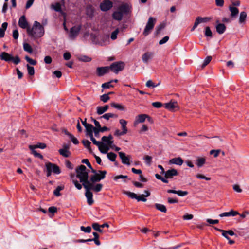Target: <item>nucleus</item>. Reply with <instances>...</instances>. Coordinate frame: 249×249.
Masks as SVG:
<instances>
[{
    "instance_id": "55",
    "label": "nucleus",
    "mask_w": 249,
    "mask_h": 249,
    "mask_svg": "<svg viewBox=\"0 0 249 249\" xmlns=\"http://www.w3.org/2000/svg\"><path fill=\"white\" fill-rule=\"evenodd\" d=\"M152 157L147 155L144 157L143 160L146 164L150 165L152 162Z\"/></svg>"
},
{
    "instance_id": "30",
    "label": "nucleus",
    "mask_w": 249,
    "mask_h": 249,
    "mask_svg": "<svg viewBox=\"0 0 249 249\" xmlns=\"http://www.w3.org/2000/svg\"><path fill=\"white\" fill-rule=\"evenodd\" d=\"M206 162V159L204 157H198L196 160V164L198 167H202Z\"/></svg>"
},
{
    "instance_id": "37",
    "label": "nucleus",
    "mask_w": 249,
    "mask_h": 249,
    "mask_svg": "<svg viewBox=\"0 0 249 249\" xmlns=\"http://www.w3.org/2000/svg\"><path fill=\"white\" fill-rule=\"evenodd\" d=\"M111 106L115 108H116L119 110L124 111L125 110V107L124 106L115 103H111Z\"/></svg>"
},
{
    "instance_id": "56",
    "label": "nucleus",
    "mask_w": 249,
    "mask_h": 249,
    "mask_svg": "<svg viewBox=\"0 0 249 249\" xmlns=\"http://www.w3.org/2000/svg\"><path fill=\"white\" fill-rule=\"evenodd\" d=\"M80 229L82 231H84L86 233H90L91 231V228L90 226H87L86 227L84 226H81Z\"/></svg>"
},
{
    "instance_id": "27",
    "label": "nucleus",
    "mask_w": 249,
    "mask_h": 249,
    "mask_svg": "<svg viewBox=\"0 0 249 249\" xmlns=\"http://www.w3.org/2000/svg\"><path fill=\"white\" fill-rule=\"evenodd\" d=\"M216 32L219 34H222L224 33L226 30V27L225 24L223 23H218L216 25Z\"/></svg>"
},
{
    "instance_id": "43",
    "label": "nucleus",
    "mask_w": 249,
    "mask_h": 249,
    "mask_svg": "<svg viewBox=\"0 0 249 249\" xmlns=\"http://www.w3.org/2000/svg\"><path fill=\"white\" fill-rule=\"evenodd\" d=\"M64 189V187L58 186L56 187V188L53 191V194L56 196H59L61 195L60 193V191Z\"/></svg>"
},
{
    "instance_id": "64",
    "label": "nucleus",
    "mask_w": 249,
    "mask_h": 249,
    "mask_svg": "<svg viewBox=\"0 0 249 249\" xmlns=\"http://www.w3.org/2000/svg\"><path fill=\"white\" fill-rule=\"evenodd\" d=\"M63 58L65 60H69L71 58V53L69 52H65L63 54Z\"/></svg>"
},
{
    "instance_id": "18",
    "label": "nucleus",
    "mask_w": 249,
    "mask_h": 249,
    "mask_svg": "<svg viewBox=\"0 0 249 249\" xmlns=\"http://www.w3.org/2000/svg\"><path fill=\"white\" fill-rule=\"evenodd\" d=\"M178 172L176 169H171L164 173V177L166 178H172L174 176H177Z\"/></svg>"
},
{
    "instance_id": "47",
    "label": "nucleus",
    "mask_w": 249,
    "mask_h": 249,
    "mask_svg": "<svg viewBox=\"0 0 249 249\" xmlns=\"http://www.w3.org/2000/svg\"><path fill=\"white\" fill-rule=\"evenodd\" d=\"M92 227L95 230H96L100 232H103V230L101 229V226L99 225L98 223H93L92 225Z\"/></svg>"
},
{
    "instance_id": "11",
    "label": "nucleus",
    "mask_w": 249,
    "mask_h": 249,
    "mask_svg": "<svg viewBox=\"0 0 249 249\" xmlns=\"http://www.w3.org/2000/svg\"><path fill=\"white\" fill-rule=\"evenodd\" d=\"M83 187L86 190L85 196L87 199V203L89 205H91L94 202V200L93 199V194L87 185H85V184H84Z\"/></svg>"
},
{
    "instance_id": "41",
    "label": "nucleus",
    "mask_w": 249,
    "mask_h": 249,
    "mask_svg": "<svg viewBox=\"0 0 249 249\" xmlns=\"http://www.w3.org/2000/svg\"><path fill=\"white\" fill-rule=\"evenodd\" d=\"M23 49L24 51L30 53H33V49L31 46L27 43H25L23 44Z\"/></svg>"
},
{
    "instance_id": "9",
    "label": "nucleus",
    "mask_w": 249,
    "mask_h": 249,
    "mask_svg": "<svg viewBox=\"0 0 249 249\" xmlns=\"http://www.w3.org/2000/svg\"><path fill=\"white\" fill-rule=\"evenodd\" d=\"M81 29V25L74 26L71 28L69 35V38L72 40L74 39L78 35Z\"/></svg>"
},
{
    "instance_id": "53",
    "label": "nucleus",
    "mask_w": 249,
    "mask_h": 249,
    "mask_svg": "<svg viewBox=\"0 0 249 249\" xmlns=\"http://www.w3.org/2000/svg\"><path fill=\"white\" fill-rule=\"evenodd\" d=\"M212 57L211 56H207L205 60H204L203 63L202 64V68L206 66L212 60Z\"/></svg>"
},
{
    "instance_id": "20",
    "label": "nucleus",
    "mask_w": 249,
    "mask_h": 249,
    "mask_svg": "<svg viewBox=\"0 0 249 249\" xmlns=\"http://www.w3.org/2000/svg\"><path fill=\"white\" fill-rule=\"evenodd\" d=\"M148 118L149 120L150 118L146 114H140L136 116L134 122V124H137L139 123H143L145 121L146 118Z\"/></svg>"
},
{
    "instance_id": "44",
    "label": "nucleus",
    "mask_w": 249,
    "mask_h": 249,
    "mask_svg": "<svg viewBox=\"0 0 249 249\" xmlns=\"http://www.w3.org/2000/svg\"><path fill=\"white\" fill-rule=\"evenodd\" d=\"M79 61L83 62H90L91 60V58L86 55H81L78 57Z\"/></svg>"
},
{
    "instance_id": "16",
    "label": "nucleus",
    "mask_w": 249,
    "mask_h": 249,
    "mask_svg": "<svg viewBox=\"0 0 249 249\" xmlns=\"http://www.w3.org/2000/svg\"><path fill=\"white\" fill-rule=\"evenodd\" d=\"M63 148L59 150V154L64 157H69L71 154V152L69 150L70 148L69 145L67 144H64Z\"/></svg>"
},
{
    "instance_id": "14",
    "label": "nucleus",
    "mask_w": 249,
    "mask_h": 249,
    "mask_svg": "<svg viewBox=\"0 0 249 249\" xmlns=\"http://www.w3.org/2000/svg\"><path fill=\"white\" fill-rule=\"evenodd\" d=\"M85 185H87L90 190H92L96 192H100L103 187V185L102 184L99 183L94 185L90 181L87 182V184H85Z\"/></svg>"
},
{
    "instance_id": "21",
    "label": "nucleus",
    "mask_w": 249,
    "mask_h": 249,
    "mask_svg": "<svg viewBox=\"0 0 249 249\" xmlns=\"http://www.w3.org/2000/svg\"><path fill=\"white\" fill-rule=\"evenodd\" d=\"M165 107L170 111H175L178 108V103L177 102H170L165 104Z\"/></svg>"
},
{
    "instance_id": "49",
    "label": "nucleus",
    "mask_w": 249,
    "mask_h": 249,
    "mask_svg": "<svg viewBox=\"0 0 249 249\" xmlns=\"http://www.w3.org/2000/svg\"><path fill=\"white\" fill-rule=\"evenodd\" d=\"M30 150L32 151V153L34 155L35 157H37L40 159H43V156L41 154L38 153L36 151L35 149Z\"/></svg>"
},
{
    "instance_id": "31",
    "label": "nucleus",
    "mask_w": 249,
    "mask_h": 249,
    "mask_svg": "<svg viewBox=\"0 0 249 249\" xmlns=\"http://www.w3.org/2000/svg\"><path fill=\"white\" fill-rule=\"evenodd\" d=\"M46 145L44 143H38L35 145H30L29 148L30 149H33L36 148H40L43 149L45 148Z\"/></svg>"
},
{
    "instance_id": "34",
    "label": "nucleus",
    "mask_w": 249,
    "mask_h": 249,
    "mask_svg": "<svg viewBox=\"0 0 249 249\" xmlns=\"http://www.w3.org/2000/svg\"><path fill=\"white\" fill-rule=\"evenodd\" d=\"M247 18V13L246 12L243 11L240 14L239 22L240 24H245V21Z\"/></svg>"
},
{
    "instance_id": "63",
    "label": "nucleus",
    "mask_w": 249,
    "mask_h": 249,
    "mask_svg": "<svg viewBox=\"0 0 249 249\" xmlns=\"http://www.w3.org/2000/svg\"><path fill=\"white\" fill-rule=\"evenodd\" d=\"M146 86L148 88H154L156 87L157 85H155V84L151 80H149L147 81Z\"/></svg>"
},
{
    "instance_id": "25",
    "label": "nucleus",
    "mask_w": 249,
    "mask_h": 249,
    "mask_svg": "<svg viewBox=\"0 0 249 249\" xmlns=\"http://www.w3.org/2000/svg\"><path fill=\"white\" fill-rule=\"evenodd\" d=\"M167 193H173L177 194L178 196H184L187 195L188 194L187 191H183L181 190L176 191L172 189H169L167 190Z\"/></svg>"
},
{
    "instance_id": "3",
    "label": "nucleus",
    "mask_w": 249,
    "mask_h": 249,
    "mask_svg": "<svg viewBox=\"0 0 249 249\" xmlns=\"http://www.w3.org/2000/svg\"><path fill=\"white\" fill-rule=\"evenodd\" d=\"M76 177L79 179L80 181L84 184H87L88 180L89 170L85 165H81L76 169Z\"/></svg>"
},
{
    "instance_id": "29",
    "label": "nucleus",
    "mask_w": 249,
    "mask_h": 249,
    "mask_svg": "<svg viewBox=\"0 0 249 249\" xmlns=\"http://www.w3.org/2000/svg\"><path fill=\"white\" fill-rule=\"evenodd\" d=\"M109 108L108 105H105L104 106H98L97 107V113L98 115H101L104 112H106Z\"/></svg>"
},
{
    "instance_id": "38",
    "label": "nucleus",
    "mask_w": 249,
    "mask_h": 249,
    "mask_svg": "<svg viewBox=\"0 0 249 249\" xmlns=\"http://www.w3.org/2000/svg\"><path fill=\"white\" fill-rule=\"evenodd\" d=\"M229 10L231 12V16L232 17L236 16L239 13L238 9L233 6H229Z\"/></svg>"
},
{
    "instance_id": "5",
    "label": "nucleus",
    "mask_w": 249,
    "mask_h": 249,
    "mask_svg": "<svg viewBox=\"0 0 249 249\" xmlns=\"http://www.w3.org/2000/svg\"><path fill=\"white\" fill-rule=\"evenodd\" d=\"M125 66V64L122 61L115 62L109 66V70L116 74L123 71Z\"/></svg>"
},
{
    "instance_id": "48",
    "label": "nucleus",
    "mask_w": 249,
    "mask_h": 249,
    "mask_svg": "<svg viewBox=\"0 0 249 249\" xmlns=\"http://www.w3.org/2000/svg\"><path fill=\"white\" fill-rule=\"evenodd\" d=\"M28 73L30 75H33L35 73V70L33 67L30 66L29 64L26 65Z\"/></svg>"
},
{
    "instance_id": "26",
    "label": "nucleus",
    "mask_w": 249,
    "mask_h": 249,
    "mask_svg": "<svg viewBox=\"0 0 249 249\" xmlns=\"http://www.w3.org/2000/svg\"><path fill=\"white\" fill-rule=\"evenodd\" d=\"M113 137L111 135H109L108 136H103L102 138V141L103 143H106L108 145L110 146L113 142V141L112 140Z\"/></svg>"
},
{
    "instance_id": "36",
    "label": "nucleus",
    "mask_w": 249,
    "mask_h": 249,
    "mask_svg": "<svg viewBox=\"0 0 249 249\" xmlns=\"http://www.w3.org/2000/svg\"><path fill=\"white\" fill-rule=\"evenodd\" d=\"M155 207L158 210L162 213H166L167 212V209L166 207L163 204L156 203L155 204Z\"/></svg>"
},
{
    "instance_id": "4",
    "label": "nucleus",
    "mask_w": 249,
    "mask_h": 249,
    "mask_svg": "<svg viewBox=\"0 0 249 249\" xmlns=\"http://www.w3.org/2000/svg\"><path fill=\"white\" fill-rule=\"evenodd\" d=\"M0 59L6 62L12 61L15 65H17L20 62V59L18 56L13 57L12 55L6 52H2L0 54Z\"/></svg>"
},
{
    "instance_id": "52",
    "label": "nucleus",
    "mask_w": 249,
    "mask_h": 249,
    "mask_svg": "<svg viewBox=\"0 0 249 249\" xmlns=\"http://www.w3.org/2000/svg\"><path fill=\"white\" fill-rule=\"evenodd\" d=\"M113 81H110L108 82L104 83L102 85V87L104 89H109L111 87H113V86L111 84Z\"/></svg>"
},
{
    "instance_id": "7",
    "label": "nucleus",
    "mask_w": 249,
    "mask_h": 249,
    "mask_svg": "<svg viewBox=\"0 0 249 249\" xmlns=\"http://www.w3.org/2000/svg\"><path fill=\"white\" fill-rule=\"evenodd\" d=\"M98 172L99 174H94L90 176V179L89 181H90L92 183L94 184L95 182H99L101 180L104 179L105 178L107 172L106 171L99 170Z\"/></svg>"
},
{
    "instance_id": "10",
    "label": "nucleus",
    "mask_w": 249,
    "mask_h": 249,
    "mask_svg": "<svg viewBox=\"0 0 249 249\" xmlns=\"http://www.w3.org/2000/svg\"><path fill=\"white\" fill-rule=\"evenodd\" d=\"M120 158L121 160L122 163L123 164L129 166L130 165V155H126V154L123 152H119L118 153Z\"/></svg>"
},
{
    "instance_id": "42",
    "label": "nucleus",
    "mask_w": 249,
    "mask_h": 249,
    "mask_svg": "<svg viewBox=\"0 0 249 249\" xmlns=\"http://www.w3.org/2000/svg\"><path fill=\"white\" fill-rule=\"evenodd\" d=\"M199 24L201 23H206L210 20V18L208 17H197L196 18Z\"/></svg>"
},
{
    "instance_id": "13",
    "label": "nucleus",
    "mask_w": 249,
    "mask_h": 249,
    "mask_svg": "<svg viewBox=\"0 0 249 249\" xmlns=\"http://www.w3.org/2000/svg\"><path fill=\"white\" fill-rule=\"evenodd\" d=\"M113 6L112 2L109 0H105L100 3V8L102 11H107L110 10Z\"/></svg>"
},
{
    "instance_id": "35",
    "label": "nucleus",
    "mask_w": 249,
    "mask_h": 249,
    "mask_svg": "<svg viewBox=\"0 0 249 249\" xmlns=\"http://www.w3.org/2000/svg\"><path fill=\"white\" fill-rule=\"evenodd\" d=\"M8 24L7 22H4L2 24L1 28H0V38L4 37L5 31L7 28Z\"/></svg>"
},
{
    "instance_id": "12",
    "label": "nucleus",
    "mask_w": 249,
    "mask_h": 249,
    "mask_svg": "<svg viewBox=\"0 0 249 249\" xmlns=\"http://www.w3.org/2000/svg\"><path fill=\"white\" fill-rule=\"evenodd\" d=\"M45 166L46 169H49L52 173H53L55 174H59L61 172L60 169L57 165L55 164L48 162L46 163Z\"/></svg>"
},
{
    "instance_id": "62",
    "label": "nucleus",
    "mask_w": 249,
    "mask_h": 249,
    "mask_svg": "<svg viewBox=\"0 0 249 249\" xmlns=\"http://www.w3.org/2000/svg\"><path fill=\"white\" fill-rule=\"evenodd\" d=\"M72 182H73V184H74L75 187L77 189L81 190L82 189L83 185H81V184H80L77 180L73 179L72 180Z\"/></svg>"
},
{
    "instance_id": "59",
    "label": "nucleus",
    "mask_w": 249,
    "mask_h": 249,
    "mask_svg": "<svg viewBox=\"0 0 249 249\" xmlns=\"http://www.w3.org/2000/svg\"><path fill=\"white\" fill-rule=\"evenodd\" d=\"M196 176L198 179H205V180H207V181H209V180H211V178H210L204 176L203 175L198 174H196Z\"/></svg>"
},
{
    "instance_id": "17",
    "label": "nucleus",
    "mask_w": 249,
    "mask_h": 249,
    "mask_svg": "<svg viewBox=\"0 0 249 249\" xmlns=\"http://www.w3.org/2000/svg\"><path fill=\"white\" fill-rule=\"evenodd\" d=\"M97 143H93L94 144L96 145L98 147L99 151L103 153V154H106L107 153L109 148L107 145L106 143H104L103 142H100L97 141Z\"/></svg>"
},
{
    "instance_id": "57",
    "label": "nucleus",
    "mask_w": 249,
    "mask_h": 249,
    "mask_svg": "<svg viewBox=\"0 0 249 249\" xmlns=\"http://www.w3.org/2000/svg\"><path fill=\"white\" fill-rule=\"evenodd\" d=\"M125 194L129 197L132 199H136L137 198V195L134 193L131 192L127 191L125 192Z\"/></svg>"
},
{
    "instance_id": "51",
    "label": "nucleus",
    "mask_w": 249,
    "mask_h": 249,
    "mask_svg": "<svg viewBox=\"0 0 249 249\" xmlns=\"http://www.w3.org/2000/svg\"><path fill=\"white\" fill-rule=\"evenodd\" d=\"M205 35L207 37H212V32L210 29V28L208 26L205 28Z\"/></svg>"
},
{
    "instance_id": "6",
    "label": "nucleus",
    "mask_w": 249,
    "mask_h": 249,
    "mask_svg": "<svg viewBox=\"0 0 249 249\" xmlns=\"http://www.w3.org/2000/svg\"><path fill=\"white\" fill-rule=\"evenodd\" d=\"M156 18L151 17L149 18L143 32V35L145 36L148 35L153 29L156 23Z\"/></svg>"
},
{
    "instance_id": "46",
    "label": "nucleus",
    "mask_w": 249,
    "mask_h": 249,
    "mask_svg": "<svg viewBox=\"0 0 249 249\" xmlns=\"http://www.w3.org/2000/svg\"><path fill=\"white\" fill-rule=\"evenodd\" d=\"M82 143L84 146L86 147L89 151H90L91 150L90 148L91 142L89 140H84L82 141Z\"/></svg>"
},
{
    "instance_id": "8",
    "label": "nucleus",
    "mask_w": 249,
    "mask_h": 249,
    "mask_svg": "<svg viewBox=\"0 0 249 249\" xmlns=\"http://www.w3.org/2000/svg\"><path fill=\"white\" fill-rule=\"evenodd\" d=\"M86 135L89 136L90 138V140L93 143L97 144V141L95 140V139L93 137V132L94 130V127L93 126L89 124L85 127Z\"/></svg>"
},
{
    "instance_id": "54",
    "label": "nucleus",
    "mask_w": 249,
    "mask_h": 249,
    "mask_svg": "<svg viewBox=\"0 0 249 249\" xmlns=\"http://www.w3.org/2000/svg\"><path fill=\"white\" fill-rule=\"evenodd\" d=\"M108 94H105L100 96V100L104 103H106L109 99Z\"/></svg>"
},
{
    "instance_id": "39",
    "label": "nucleus",
    "mask_w": 249,
    "mask_h": 249,
    "mask_svg": "<svg viewBox=\"0 0 249 249\" xmlns=\"http://www.w3.org/2000/svg\"><path fill=\"white\" fill-rule=\"evenodd\" d=\"M107 157L110 161L114 162L116 160L117 155L113 152H110L107 153Z\"/></svg>"
},
{
    "instance_id": "15",
    "label": "nucleus",
    "mask_w": 249,
    "mask_h": 249,
    "mask_svg": "<svg viewBox=\"0 0 249 249\" xmlns=\"http://www.w3.org/2000/svg\"><path fill=\"white\" fill-rule=\"evenodd\" d=\"M18 25L20 28L26 29L27 30L28 28H30L25 15H22L20 17L18 20Z\"/></svg>"
},
{
    "instance_id": "19",
    "label": "nucleus",
    "mask_w": 249,
    "mask_h": 249,
    "mask_svg": "<svg viewBox=\"0 0 249 249\" xmlns=\"http://www.w3.org/2000/svg\"><path fill=\"white\" fill-rule=\"evenodd\" d=\"M96 71L97 75L98 76H102L106 73L108 72L109 68L108 66L98 67Z\"/></svg>"
},
{
    "instance_id": "33",
    "label": "nucleus",
    "mask_w": 249,
    "mask_h": 249,
    "mask_svg": "<svg viewBox=\"0 0 249 249\" xmlns=\"http://www.w3.org/2000/svg\"><path fill=\"white\" fill-rule=\"evenodd\" d=\"M118 115L112 113H107L101 116L99 119L104 118L107 120H108L111 118H117Z\"/></svg>"
},
{
    "instance_id": "50",
    "label": "nucleus",
    "mask_w": 249,
    "mask_h": 249,
    "mask_svg": "<svg viewBox=\"0 0 249 249\" xmlns=\"http://www.w3.org/2000/svg\"><path fill=\"white\" fill-rule=\"evenodd\" d=\"M25 59L31 65H36V61L35 60L31 58L28 56H25Z\"/></svg>"
},
{
    "instance_id": "32",
    "label": "nucleus",
    "mask_w": 249,
    "mask_h": 249,
    "mask_svg": "<svg viewBox=\"0 0 249 249\" xmlns=\"http://www.w3.org/2000/svg\"><path fill=\"white\" fill-rule=\"evenodd\" d=\"M119 123L121 125L122 131L127 133L128 131L127 128L126 127L127 122L124 119H121L119 120Z\"/></svg>"
},
{
    "instance_id": "24",
    "label": "nucleus",
    "mask_w": 249,
    "mask_h": 249,
    "mask_svg": "<svg viewBox=\"0 0 249 249\" xmlns=\"http://www.w3.org/2000/svg\"><path fill=\"white\" fill-rule=\"evenodd\" d=\"M183 163V160L180 157L174 158L169 160V164L181 165Z\"/></svg>"
},
{
    "instance_id": "22",
    "label": "nucleus",
    "mask_w": 249,
    "mask_h": 249,
    "mask_svg": "<svg viewBox=\"0 0 249 249\" xmlns=\"http://www.w3.org/2000/svg\"><path fill=\"white\" fill-rule=\"evenodd\" d=\"M125 28L124 25H123L121 28H117L111 34L110 38L112 40H114L117 38V35L121 31L123 32Z\"/></svg>"
},
{
    "instance_id": "61",
    "label": "nucleus",
    "mask_w": 249,
    "mask_h": 249,
    "mask_svg": "<svg viewBox=\"0 0 249 249\" xmlns=\"http://www.w3.org/2000/svg\"><path fill=\"white\" fill-rule=\"evenodd\" d=\"M126 134V133H125V132H124L123 131H120L119 129H116L115 131L114 134L116 136H120L124 135Z\"/></svg>"
},
{
    "instance_id": "23",
    "label": "nucleus",
    "mask_w": 249,
    "mask_h": 249,
    "mask_svg": "<svg viewBox=\"0 0 249 249\" xmlns=\"http://www.w3.org/2000/svg\"><path fill=\"white\" fill-rule=\"evenodd\" d=\"M239 214V213L237 211L231 210L229 212H224L219 214V216L221 217H229V216H234Z\"/></svg>"
},
{
    "instance_id": "45",
    "label": "nucleus",
    "mask_w": 249,
    "mask_h": 249,
    "mask_svg": "<svg viewBox=\"0 0 249 249\" xmlns=\"http://www.w3.org/2000/svg\"><path fill=\"white\" fill-rule=\"evenodd\" d=\"M215 229H216L217 231H219L221 232H224L227 234L230 235L231 236H233L235 234L234 232L232 230H229V231H225L223 230L219 229L217 228H215Z\"/></svg>"
},
{
    "instance_id": "1",
    "label": "nucleus",
    "mask_w": 249,
    "mask_h": 249,
    "mask_svg": "<svg viewBox=\"0 0 249 249\" xmlns=\"http://www.w3.org/2000/svg\"><path fill=\"white\" fill-rule=\"evenodd\" d=\"M28 35L34 38L43 36L45 33L44 28L39 22L35 21L32 28L27 30Z\"/></svg>"
},
{
    "instance_id": "60",
    "label": "nucleus",
    "mask_w": 249,
    "mask_h": 249,
    "mask_svg": "<svg viewBox=\"0 0 249 249\" xmlns=\"http://www.w3.org/2000/svg\"><path fill=\"white\" fill-rule=\"evenodd\" d=\"M144 197V195H140L139 196H137L136 199L138 201L145 202L147 199Z\"/></svg>"
},
{
    "instance_id": "2",
    "label": "nucleus",
    "mask_w": 249,
    "mask_h": 249,
    "mask_svg": "<svg viewBox=\"0 0 249 249\" xmlns=\"http://www.w3.org/2000/svg\"><path fill=\"white\" fill-rule=\"evenodd\" d=\"M130 11V8L127 4H123L119 6L117 10L112 14V18L116 20L121 21L124 15H127Z\"/></svg>"
},
{
    "instance_id": "28",
    "label": "nucleus",
    "mask_w": 249,
    "mask_h": 249,
    "mask_svg": "<svg viewBox=\"0 0 249 249\" xmlns=\"http://www.w3.org/2000/svg\"><path fill=\"white\" fill-rule=\"evenodd\" d=\"M153 55V53L151 52H146L144 53L142 56V61L145 63H147L148 60L152 58Z\"/></svg>"
},
{
    "instance_id": "40",
    "label": "nucleus",
    "mask_w": 249,
    "mask_h": 249,
    "mask_svg": "<svg viewBox=\"0 0 249 249\" xmlns=\"http://www.w3.org/2000/svg\"><path fill=\"white\" fill-rule=\"evenodd\" d=\"M86 14L90 17H92L93 16L94 9L91 6H89L87 7Z\"/></svg>"
},
{
    "instance_id": "58",
    "label": "nucleus",
    "mask_w": 249,
    "mask_h": 249,
    "mask_svg": "<svg viewBox=\"0 0 249 249\" xmlns=\"http://www.w3.org/2000/svg\"><path fill=\"white\" fill-rule=\"evenodd\" d=\"M68 135L69 136L71 141L74 144H78L79 143V141L77 139L74 137L72 134L69 133Z\"/></svg>"
}]
</instances>
